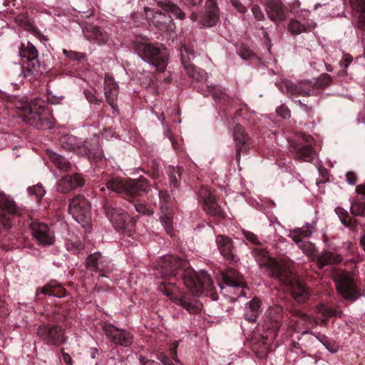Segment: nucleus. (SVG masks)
I'll return each instance as SVG.
<instances>
[{
  "label": "nucleus",
  "instance_id": "nucleus-60",
  "mask_svg": "<svg viewBox=\"0 0 365 365\" xmlns=\"http://www.w3.org/2000/svg\"><path fill=\"white\" fill-rule=\"evenodd\" d=\"M85 96L88 102L94 104H99L101 101L98 100L91 91H84Z\"/></svg>",
  "mask_w": 365,
  "mask_h": 365
},
{
  "label": "nucleus",
  "instance_id": "nucleus-7",
  "mask_svg": "<svg viewBox=\"0 0 365 365\" xmlns=\"http://www.w3.org/2000/svg\"><path fill=\"white\" fill-rule=\"evenodd\" d=\"M36 334L48 346H60L67 341L65 329L58 324L43 322L38 327Z\"/></svg>",
  "mask_w": 365,
  "mask_h": 365
},
{
  "label": "nucleus",
  "instance_id": "nucleus-50",
  "mask_svg": "<svg viewBox=\"0 0 365 365\" xmlns=\"http://www.w3.org/2000/svg\"><path fill=\"white\" fill-rule=\"evenodd\" d=\"M352 7L360 13V16L365 19V0H350Z\"/></svg>",
  "mask_w": 365,
  "mask_h": 365
},
{
  "label": "nucleus",
  "instance_id": "nucleus-26",
  "mask_svg": "<svg viewBox=\"0 0 365 365\" xmlns=\"http://www.w3.org/2000/svg\"><path fill=\"white\" fill-rule=\"evenodd\" d=\"M311 83L309 82H303L295 84L290 81H284L279 88L284 93L291 96H309L311 92Z\"/></svg>",
  "mask_w": 365,
  "mask_h": 365
},
{
  "label": "nucleus",
  "instance_id": "nucleus-32",
  "mask_svg": "<svg viewBox=\"0 0 365 365\" xmlns=\"http://www.w3.org/2000/svg\"><path fill=\"white\" fill-rule=\"evenodd\" d=\"M159 9L171 13L176 19L182 21L185 19V13L171 0H153Z\"/></svg>",
  "mask_w": 365,
  "mask_h": 365
},
{
  "label": "nucleus",
  "instance_id": "nucleus-11",
  "mask_svg": "<svg viewBox=\"0 0 365 365\" xmlns=\"http://www.w3.org/2000/svg\"><path fill=\"white\" fill-rule=\"evenodd\" d=\"M195 57L194 46L185 44L180 48V59L186 73L197 82L206 79L207 73L205 70L197 68L191 63V59Z\"/></svg>",
  "mask_w": 365,
  "mask_h": 365
},
{
  "label": "nucleus",
  "instance_id": "nucleus-18",
  "mask_svg": "<svg viewBox=\"0 0 365 365\" xmlns=\"http://www.w3.org/2000/svg\"><path fill=\"white\" fill-rule=\"evenodd\" d=\"M103 329L106 336L115 345L128 347L133 342V335L127 330L118 329L112 324H105Z\"/></svg>",
  "mask_w": 365,
  "mask_h": 365
},
{
  "label": "nucleus",
  "instance_id": "nucleus-31",
  "mask_svg": "<svg viewBox=\"0 0 365 365\" xmlns=\"http://www.w3.org/2000/svg\"><path fill=\"white\" fill-rule=\"evenodd\" d=\"M222 279L227 286L233 287H244L245 282L243 277L236 269L229 267L222 274Z\"/></svg>",
  "mask_w": 365,
  "mask_h": 365
},
{
  "label": "nucleus",
  "instance_id": "nucleus-59",
  "mask_svg": "<svg viewBox=\"0 0 365 365\" xmlns=\"http://www.w3.org/2000/svg\"><path fill=\"white\" fill-rule=\"evenodd\" d=\"M346 182L350 185H355L357 181V177L354 172L349 171L346 174Z\"/></svg>",
  "mask_w": 365,
  "mask_h": 365
},
{
  "label": "nucleus",
  "instance_id": "nucleus-13",
  "mask_svg": "<svg viewBox=\"0 0 365 365\" xmlns=\"http://www.w3.org/2000/svg\"><path fill=\"white\" fill-rule=\"evenodd\" d=\"M195 57L194 46L185 44L180 48V59L186 73L197 82L206 79L207 73L205 70L197 68L191 63V59Z\"/></svg>",
  "mask_w": 365,
  "mask_h": 365
},
{
  "label": "nucleus",
  "instance_id": "nucleus-40",
  "mask_svg": "<svg viewBox=\"0 0 365 365\" xmlns=\"http://www.w3.org/2000/svg\"><path fill=\"white\" fill-rule=\"evenodd\" d=\"M103 257L99 252H94L88 256L86 260V267L92 272H98V267Z\"/></svg>",
  "mask_w": 365,
  "mask_h": 365
},
{
  "label": "nucleus",
  "instance_id": "nucleus-52",
  "mask_svg": "<svg viewBox=\"0 0 365 365\" xmlns=\"http://www.w3.org/2000/svg\"><path fill=\"white\" fill-rule=\"evenodd\" d=\"M63 53L65 54L66 58L72 61H81L86 57L85 53L76 52L73 51H67L66 49H63Z\"/></svg>",
  "mask_w": 365,
  "mask_h": 365
},
{
  "label": "nucleus",
  "instance_id": "nucleus-56",
  "mask_svg": "<svg viewBox=\"0 0 365 365\" xmlns=\"http://www.w3.org/2000/svg\"><path fill=\"white\" fill-rule=\"evenodd\" d=\"M252 12L255 16V18L257 21H262L264 19V14L261 9V8L258 5H253L252 7Z\"/></svg>",
  "mask_w": 365,
  "mask_h": 365
},
{
  "label": "nucleus",
  "instance_id": "nucleus-54",
  "mask_svg": "<svg viewBox=\"0 0 365 365\" xmlns=\"http://www.w3.org/2000/svg\"><path fill=\"white\" fill-rule=\"evenodd\" d=\"M353 61V57L350 54H344L342 59L340 61V66L343 68V72L345 73V69Z\"/></svg>",
  "mask_w": 365,
  "mask_h": 365
},
{
  "label": "nucleus",
  "instance_id": "nucleus-17",
  "mask_svg": "<svg viewBox=\"0 0 365 365\" xmlns=\"http://www.w3.org/2000/svg\"><path fill=\"white\" fill-rule=\"evenodd\" d=\"M283 319L282 309L280 307H275L269 308L267 310L266 320L263 327L269 331V334H267L265 338L266 340H273L277 332L282 326V321ZM264 339V337L263 336Z\"/></svg>",
  "mask_w": 365,
  "mask_h": 365
},
{
  "label": "nucleus",
  "instance_id": "nucleus-62",
  "mask_svg": "<svg viewBox=\"0 0 365 365\" xmlns=\"http://www.w3.org/2000/svg\"><path fill=\"white\" fill-rule=\"evenodd\" d=\"M245 236L248 241L252 242L255 245H257L259 243L257 237L252 232H246L245 233Z\"/></svg>",
  "mask_w": 365,
  "mask_h": 365
},
{
  "label": "nucleus",
  "instance_id": "nucleus-43",
  "mask_svg": "<svg viewBox=\"0 0 365 365\" xmlns=\"http://www.w3.org/2000/svg\"><path fill=\"white\" fill-rule=\"evenodd\" d=\"M53 321L56 323L64 322L69 317L67 305L55 307L53 311Z\"/></svg>",
  "mask_w": 365,
  "mask_h": 365
},
{
  "label": "nucleus",
  "instance_id": "nucleus-42",
  "mask_svg": "<svg viewBox=\"0 0 365 365\" xmlns=\"http://www.w3.org/2000/svg\"><path fill=\"white\" fill-rule=\"evenodd\" d=\"M86 148H87L88 150H86V153H81V155H86L91 160L96 163L103 159V153L98 144L94 145L92 148H89L86 145Z\"/></svg>",
  "mask_w": 365,
  "mask_h": 365
},
{
  "label": "nucleus",
  "instance_id": "nucleus-5",
  "mask_svg": "<svg viewBox=\"0 0 365 365\" xmlns=\"http://www.w3.org/2000/svg\"><path fill=\"white\" fill-rule=\"evenodd\" d=\"M133 49L145 62L153 66L156 71L163 73L168 64L170 54L162 43L151 42H135Z\"/></svg>",
  "mask_w": 365,
  "mask_h": 365
},
{
  "label": "nucleus",
  "instance_id": "nucleus-37",
  "mask_svg": "<svg viewBox=\"0 0 365 365\" xmlns=\"http://www.w3.org/2000/svg\"><path fill=\"white\" fill-rule=\"evenodd\" d=\"M182 169L178 167L170 166L168 169V176L170 182L171 191L173 194L175 190L178 189L182 180Z\"/></svg>",
  "mask_w": 365,
  "mask_h": 365
},
{
  "label": "nucleus",
  "instance_id": "nucleus-15",
  "mask_svg": "<svg viewBox=\"0 0 365 365\" xmlns=\"http://www.w3.org/2000/svg\"><path fill=\"white\" fill-rule=\"evenodd\" d=\"M199 196L203 202L205 212L213 217L214 222L218 224L226 217V214L217 202L215 196L207 187H202Z\"/></svg>",
  "mask_w": 365,
  "mask_h": 365
},
{
  "label": "nucleus",
  "instance_id": "nucleus-61",
  "mask_svg": "<svg viewBox=\"0 0 365 365\" xmlns=\"http://www.w3.org/2000/svg\"><path fill=\"white\" fill-rule=\"evenodd\" d=\"M159 197L161 201L168 203L170 200V195L167 190H160Z\"/></svg>",
  "mask_w": 365,
  "mask_h": 365
},
{
  "label": "nucleus",
  "instance_id": "nucleus-24",
  "mask_svg": "<svg viewBox=\"0 0 365 365\" xmlns=\"http://www.w3.org/2000/svg\"><path fill=\"white\" fill-rule=\"evenodd\" d=\"M216 243L220 254L230 262H236L238 260L235 254L233 242L227 236L219 235L216 237Z\"/></svg>",
  "mask_w": 365,
  "mask_h": 365
},
{
  "label": "nucleus",
  "instance_id": "nucleus-44",
  "mask_svg": "<svg viewBox=\"0 0 365 365\" xmlns=\"http://www.w3.org/2000/svg\"><path fill=\"white\" fill-rule=\"evenodd\" d=\"M292 239L299 246L301 247L304 252L307 253H312L314 247L310 242H305L302 241V236L298 233H294L293 232V235L291 236Z\"/></svg>",
  "mask_w": 365,
  "mask_h": 365
},
{
  "label": "nucleus",
  "instance_id": "nucleus-64",
  "mask_svg": "<svg viewBox=\"0 0 365 365\" xmlns=\"http://www.w3.org/2000/svg\"><path fill=\"white\" fill-rule=\"evenodd\" d=\"M240 55L242 58L248 59L253 55V53L247 48H242L240 51Z\"/></svg>",
  "mask_w": 365,
  "mask_h": 365
},
{
  "label": "nucleus",
  "instance_id": "nucleus-4",
  "mask_svg": "<svg viewBox=\"0 0 365 365\" xmlns=\"http://www.w3.org/2000/svg\"><path fill=\"white\" fill-rule=\"evenodd\" d=\"M16 113L25 123L38 129H48L52 127V115L43 101L23 103L16 107Z\"/></svg>",
  "mask_w": 365,
  "mask_h": 365
},
{
  "label": "nucleus",
  "instance_id": "nucleus-21",
  "mask_svg": "<svg viewBox=\"0 0 365 365\" xmlns=\"http://www.w3.org/2000/svg\"><path fill=\"white\" fill-rule=\"evenodd\" d=\"M85 182V179L80 173L66 175L58 182L56 190L62 193H68L73 190L82 187Z\"/></svg>",
  "mask_w": 365,
  "mask_h": 365
},
{
  "label": "nucleus",
  "instance_id": "nucleus-57",
  "mask_svg": "<svg viewBox=\"0 0 365 365\" xmlns=\"http://www.w3.org/2000/svg\"><path fill=\"white\" fill-rule=\"evenodd\" d=\"M230 2L238 12L245 14L247 11L246 7L241 4L240 0H230Z\"/></svg>",
  "mask_w": 365,
  "mask_h": 365
},
{
  "label": "nucleus",
  "instance_id": "nucleus-19",
  "mask_svg": "<svg viewBox=\"0 0 365 365\" xmlns=\"http://www.w3.org/2000/svg\"><path fill=\"white\" fill-rule=\"evenodd\" d=\"M29 227L31 230L33 237L39 245L49 246L54 243L53 232L48 226L41 222L32 221Z\"/></svg>",
  "mask_w": 365,
  "mask_h": 365
},
{
  "label": "nucleus",
  "instance_id": "nucleus-63",
  "mask_svg": "<svg viewBox=\"0 0 365 365\" xmlns=\"http://www.w3.org/2000/svg\"><path fill=\"white\" fill-rule=\"evenodd\" d=\"M182 1L184 5L188 7H195L199 6L202 2V0H182Z\"/></svg>",
  "mask_w": 365,
  "mask_h": 365
},
{
  "label": "nucleus",
  "instance_id": "nucleus-35",
  "mask_svg": "<svg viewBox=\"0 0 365 365\" xmlns=\"http://www.w3.org/2000/svg\"><path fill=\"white\" fill-rule=\"evenodd\" d=\"M179 346V341H173L169 347V354L167 355L163 352H160L158 354L157 359L163 364V365H175L173 361H174L177 364H180V361L178 357V348Z\"/></svg>",
  "mask_w": 365,
  "mask_h": 365
},
{
  "label": "nucleus",
  "instance_id": "nucleus-3",
  "mask_svg": "<svg viewBox=\"0 0 365 365\" xmlns=\"http://www.w3.org/2000/svg\"><path fill=\"white\" fill-rule=\"evenodd\" d=\"M105 185L106 187L100 188V192L102 194H105L107 189L132 202L138 213L148 216L153 214V211L145 204L138 202V197L148 193L150 190L148 180L144 177L128 180H123L119 177H112L106 181Z\"/></svg>",
  "mask_w": 365,
  "mask_h": 365
},
{
  "label": "nucleus",
  "instance_id": "nucleus-22",
  "mask_svg": "<svg viewBox=\"0 0 365 365\" xmlns=\"http://www.w3.org/2000/svg\"><path fill=\"white\" fill-rule=\"evenodd\" d=\"M264 6L272 21L279 24L286 19V7L280 0H266Z\"/></svg>",
  "mask_w": 365,
  "mask_h": 365
},
{
  "label": "nucleus",
  "instance_id": "nucleus-16",
  "mask_svg": "<svg viewBox=\"0 0 365 365\" xmlns=\"http://www.w3.org/2000/svg\"><path fill=\"white\" fill-rule=\"evenodd\" d=\"M21 215V211L15 202L10 200L4 192H0V220L4 227L6 229L11 227V219Z\"/></svg>",
  "mask_w": 365,
  "mask_h": 365
},
{
  "label": "nucleus",
  "instance_id": "nucleus-47",
  "mask_svg": "<svg viewBox=\"0 0 365 365\" xmlns=\"http://www.w3.org/2000/svg\"><path fill=\"white\" fill-rule=\"evenodd\" d=\"M27 190L29 194L34 195L38 202L41 200L46 192L42 185L41 184H37L34 186L29 187Z\"/></svg>",
  "mask_w": 365,
  "mask_h": 365
},
{
  "label": "nucleus",
  "instance_id": "nucleus-25",
  "mask_svg": "<svg viewBox=\"0 0 365 365\" xmlns=\"http://www.w3.org/2000/svg\"><path fill=\"white\" fill-rule=\"evenodd\" d=\"M313 138L307 136L305 139L307 144L294 143L292 145V151L294 153L295 158L298 160L312 162L315 153L313 145L310 143Z\"/></svg>",
  "mask_w": 365,
  "mask_h": 365
},
{
  "label": "nucleus",
  "instance_id": "nucleus-48",
  "mask_svg": "<svg viewBox=\"0 0 365 365\" xmlns=\"http://www.w3.org/2000/svg\"><path fill=\"white\" fill-rule=\"evenodd\" d=\"M113 269V264H112L110 262H108L106 259L103 257V260L101 261L98 272H99L100 275L102 277L107 276L106 274L108 273H110Z\"/></svg>",
  "mask_w": 365,
  "mask_h": 365
},
{
  "label": "nucleus",
  "instance_id": "nucleus-58",
  "mask_svg": "<svg viewBox=\"0 0 365 365\" xmlns=\"http://www.w3.org/2000/svg\"><path fill=\"white\" fill-rule=\"evenodd\" d=\"M148 174L153 179L158 178L160 176L158 165L157 164H153L151 166L150 170H148Z\"/></svg>",
  "mask_w": 365,
  "mask_h": 365
},
{
  "label": "nucleus",
  "instance_id": "nucleus-49",
  "mask_svg": "<svg viewBox=\"0 0 365 365\" xmlns=\"http://www.w3.org/2000/svg\"><path fill=\"white\" fill-rule=\"evenodd\" d=\"M331 77L330 75L327 73H323L319 76V77L317 79L314 86L317 88H324L330 85L331 83Z\"/></svg>",
  "mask_w": 365,
  "mask_h": 365
},
{
  "label": "nucleus",
  "instance_id": "nucleus-39",
  "mask_svg": "<svg viewBox=\"0 0 365 365\" xmlns=\"http://www.w3.org/2000/svg\"><path fill=\"white\" fill-rule=\"evenodd\" d=\"M336 212L344 226L353 230L356 228L358 226L357 220L351 217L346 210L341 207H337Z\"/></svg>",
  "mask_w": 365,
  "mask_h": 365
},
{
  "label": "nucleus",
  "instance_id": "nucleus-33",
  "mask_svg": "<svg viewBox=\"0 0 365 365\" xmlns=\"http://www.w3.org/2000/svg\"><path fill=\"white\" fill-rule=\"evenodd\" d=\"M341 261V255L331 251H324L319 255L317 264V267L322 269L325 266L337 264Z\"/></svg>",
  "mask_w": 365,
  "mask_h": 365
},
{
  "label": "nucleus",
  "instance_id": "nucleus-6",
  "mask_svg": "<svg viewBox=\"0 0 365 365\" xmlns=\"http://www.w3.org/2000/svg\"><path fill=\"white\" fill-rule=\"evenodd\" d=\"M101 205L106 217L113 224L115 230L124 235L133 237L136 220L130 217L127 212L118 207L112 199L106 195L103 196Z\"/></svg>",
  "mask_w": 365,
  "mask_h": 365
},
{
  "label": "nucleus",
  "instance_id": "nucleus-10",
  "mask_svg": "<svg viewBox=\"0 0 365 365\" xmlns=\"http://www.w3.org/2000/svg\"><path fill=\"white\" fill-rule=\"evenodd\" d=\"M91 204L82 195H77L69 200L68 212L78 223L85 226L91 219Z\"/></svg>",
  "mask_w": 365,
  "mask_h": 365
},
{
  "label": "nucleus",
  "instance_id": "nucleus-38",
  "mask_svg": "<svg viewBox=\"0 0 365 365\" xmlns=\"http://www.w3.org/2000/svg\"><path fill=\"white\" fill-rule=\"evenodd\" d=\"M49 158L51 162L55 165V166L63 172H68L71 170V163L63 156L56 153H51L49 154Z\"/></svg>",
  "mask_w": 365,
  "mask_h": 365
},
{
  "label": "nucleus",
  "instance_id": "nucleus-36",
  "mask_svg": "<svg viewBox=\"0 0 365 365\" xmlns=\"http://www.w3.org/2000/svg\"><path fill=\"white\" fill-rule=\"evenodd\" d=\"M260 312V301L255 297L246 304L245 319L250 322H255Z\"/></svg>",
  "mask_w": 365,
  "mask_h": 365
},
{
  "label": "nucleus",
  "instance_id": "nucleus-51",
  "mask_svg": "<svg viewBox=\"0 0 365 365\" xmlns=\"http://www.w3.org/2000/svg\"><path fill=\"white\" fill-rule=\"evenodd\" d=\"M314 227L312 225L307 224L306 226L302 228H297L294 230V233L299 234L302 237H309L314 232Z\"/></svg>",
  "mask_w": 365,
  "mask_h": 365
},
{
  "label": "nucleus",
  "instance_id": "nucleus-28",
  "mask_svg": "<svg viewBox=\"0 0 365 365\" xmlns=\"http://www.w3.org/2000/svg\"><path fill=\"white\" fill-rule=\"evenodd\" d=\"M218 21V6L214 0H209L206 2L205 11L200 22L205 27H212L215 26Z\"/></svg>",
  "mask_w": 365,
  "mask_h": 365
},
{
  "label": "nucleus",
  "instance_id": "nucleus-46",
  "mask_svg": "<svg viewBox=\"0 0 365 365\" xmlns=\"http://www.w3.org/2000/svg\"><path fill=\"white\" fill-rule=\"evenodd\" d=\"M160 221L166 232L172 236L173 232L172 214L168 212L162 215L160 217Z\"/></svg>",
  "mask_w": 365,
  "mask_h": 365
},
{
  "label": "nucleus",
  "instance_id": "nucleus-53",
  "mask_svg": "<svg viewBox=\"0 0 365 365\" xmlns=\"http://www.w3.org/2000/svg\"><path fill=\"white\" fill-rule=\"evenodd\" d=\"M277 113L284 119H287L290 117L291 113L288 107L282 105L276 109Z\"/></svg>",
  "mask_w": 365,
  "mask_h": 365
},
{
  "label": "nucleus",
  "instance_id": "nucleus-20",
  "mask_svg": "<svg viewBox=\"0 0 365 365\" xmlns=\"http://www.w3.org/2000/svg\"><path fill=\"white\" fill-rule=\"evenodd\" d=\"M233 138L236 148L235 159L239 163L241 153L250 149V138L245 128L240 124H237L234 128Z\"/></svg>",
  "mask_w": 365,
  "mask_h": 365
},
{
  "label": "nucleus",
  "instance_id": "nucleus-12",
  "mask_svg": "<svg viewBox=\"0 0 365 365\" xmlns=\"http://www.w3.org/2000/svg\"><path fill=\"white\" fill-rule=\"evenodd\" d=\"M195 57L194 46L185 44L180 48V59L186 73L197 82L206 79L207 73L205 70L197 68L191 63V59Z\"/></svg>",
  "mask_w": 365,
  "mask_h": 365
},
{
  "label": "nucleus",
  "instance_id": "nucleus-8",
  "mask_svg": "<svg viewBox=\"0 0 365 365\" xmlns=\"http://www.w3.org/2000/svg\"><path fill=\"white\" fill-rule=\"evenodd\" d=\"M338 293L346 300L356 301L360 296L361 289L348 272H340L334 277Z\"/></svg>",
  "mask_w": 365,
  "mask_h": 365
},
{
  "label": "nucleus",
  "instance_id": "nucleus-27",
  "mask_svg": "<svg viewBox=\"0 0 365 365\" xmlns=\"http://www.w3.org/2000/svg\"><path fill=\"white\" fill-rule=\"evenodd\" d=\"M58 142L61 147L64 150L73 151L78 154L86 153L88 150L86 148V145L73 135H63L59 138Z\"/></svg>",
  "mask_w": 365,
  "mask_h": 365
},
{
  "label": "nucleus",
  "instance_id": "nucleus-1",
  "mask_svg": "<svg viewBox=\"0 0 365 365\" xmlns=\"http://www.w3.org/2000/svg\"><path fill=\"white\" fill-rule=\"evenodd\" d=\"M185 262L174 256H165L155 267V275L165 278L159 285L160 292L172 302L182 307L190 314H197L202 308V304L182 291L176 284L180 279L184 285L193 295L203 292L210 294L213 300L217 299L214 285L210 275L204 271L197 273L191 267H185Z\"/></svg>",
  "mask_w": 365,
  "mask_h": 365
},
{
  "label": "nucleus",
  "instance_id": "nucleus-55",
  "mask_svg": "<svg viewBox=\"0 0 365 365\" xmlns=\"http://www.w3.org/2000/svg\"><path fill=\"white\" fill-rule=\"evenodd\" d=\"M209 93L215 100L223 99L225 96V93H222L219 88L216 87L209 88Z\"/></svg>",
  "mask_w": 365,
  "mask_h": 365
},
{
  "label": "nucleus",
  "instance_id": "nucleus-14",
  "mask_svg": "<svg viewBox=\"0 0 365 365\" xmlns=\"http://www.w3.org/2000/svg\"><path fill=\"white\" fill-rule=\"evenodd\" d=\"M195 57L194 46L185 44L180 48V59L186 73L197 82L206 79L207 73L205 70L197 68L191 63V59Z\"/></svg>",
  "mask_w": 365,
  "mask_h": 365
},
{
  "label": "nucleus",
  "instance_id": "nucleus-9",
  "mask_svg": "<svg viewBox=\"0 0 365 365\" xmlns=\"http://www.w3.org/2000/svg\"><path fill=\"white\" fill-rule=\"evenodd\" d=\"M19 55L22 58V69L25 76H34L39 71L41 63L38 53L31 43L28 42L26 45L21 43Z\"/></svg>",
  "mask_w": 365,
  "mask_h": 365
},
{
  "label": "nucleus",
  "instance_id": "nucleus-30",
  "mask_svg": "<svg viewBox=\"0 0 365 365\" xmlns=\"http://www.w3.org/2000/svg\"><path fill=\"white\" fill-rule=\"evenodd\" d=\"M156 11V16H154L153 24L155 26L162 32H167L172 31L174 26L173 17H175L171 13L167 12L168 15L163 14L162 9ZM166 13V11H165Z\"/></svg>",
  "mask_w": 365,
  "mask_h": 365
},
{
  "label": "nucleus",
  "instance_id": "nucleus-23",
  "mask_svg": "<svg viewBox=\"0 0 365 365\" xmlns=\"http://www.w3.org/2000/svg\"><path fill=\"white\" fill-rule=\"evenodd\" d=\"M83 33L87 40L98 45L106 44L109 40L108 34L101 27L87 24L83 28Z\"/></svg>",
  "mask_w": 365,
  "mask_h": 365
},
{
  "label": "nucleus",
  "instance_id": "nucleus-34",
  "mask_svg": "<svg viewBox=\"0 0 365 365\" xmlns=\"http://www.w3.org/2000/svg\"><path fill=\"white\" fill-rule=\"evenodd\" d=\"M104 84L106 101L112 108H114L118 94V85L115 83L114 79L109 76H106Z\"/></svg>",
  "mask_w": 365,
  "mask_h": 365
},
{
  "label": "nucleus",
  "instance_id": "nucleus-29",
  "mask_svg": "<svg viewBox=\"0 0 365 365\" xmlns=\"http://www.w3.org/2000/svg\"><path fill=\"white\" fill-rule=\"evenodd\" d=\"M41 294L56 297H63L67 295L68 292L61 283L53 279L45 284L42 288L37 289L36 296L39 297Z\"/></svg>",
  "mask_w": 365,
  "mask_h": 365
},
{
  "label": "nucleus",
  "instance_id": "nucleus-2",
  "mask_svg": "<svg viewBox=\"0 0 365 365\" xmlns=\"http://www.w3.org/2000/svg\"><path fill=\"white\" fill-rule=\"evenodd\" d=\"M252 255L259 262V267L272 278L277 279L282 285L288 287L292 298L298 304H305L312 295L311 289L302 283L297 274L289 266L267 257V252L261 249H254Z\"/></svg>",
  "mask_w": 365,
  "mask_h": 365
},
{
  "label": "nucleus",
  "instance_id": "nucleus-45",
  "mask_svg": "<svg viewBox=\"0 0 365 365\" xmlns=\"http://www.w3.org/2000/svg\"><path fill=\"white\" fill-rule=\"evenodd\" d=\"M289 31L293 35H298L307 31V26L296 19H292L288 25Z\"/></svg>",
  "mask_w": 365,
  "mask_h": 365
},
{
  "label": "nucleus",
  "instance_id": "nucleus-41",
  "mask_svg": "<svg viewBox=\"0 0 365 365\" xmlns=\"http://www.w3.org/2000/svg\"><path fill=\"white\" fill-rule=\"evenodd\" d=\"M351 213L355 216H365V200L364 197H357L351 202Z\"/></svg>",
  "mask_w": 365,
  "mask_h": 365
}]
</instances>
